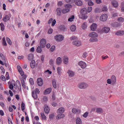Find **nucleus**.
<instances>
[{"label":"nucleus","mask_w":124,"mask_h":124,"mask_svg":"<svg viewBox=\"0 0 124 124\" xmlns=\"http://www.w3.org/2000/svg\"><path fill=\"white\" fill-rule=\"evenodd\" d=\"M32 96L33 97V98L36 99V98H37V94L34 92H32Z\"/></svg>","instance_id":"c03bdc74"},{"label":"nucleus","mask_w":124,"mask_h":124,"mask_svg":"<svg viewBox=\"0 0 124 124\" xmlns=\"http://www.w3.org/2000/svg\"><path fill=\"white\" fill-rule=\"evenodd\" d=\"M107 10H108V9H107V7H103L102 8V11L106 12V11H107Z\"/></svg>","instance_id":"0e129e2a"},{"label":"nucleus","mask_w":124,"mask_h":124,"mask_svg":"<svg viewBox=\"0 0 124 124\" xmlns=\"http://www.w3.org/2000/svg\"><path fill=\"white\" fill-rule=\"evenodd\" d=\"M29 82H30L31 85H33V84H34V82L33 81V79H32V78H30Z\"/></svg>","instance_id":"5fc2aeb1"},{"label":"nucleus","mask_w":124,"mask_h":124,"mask_svg":"<svg viewBox=\"0 0 124 124\" xmlns=\"http://www.w3.org/2000/svg\"><path fill=\"white\" fill-rule=\"evenodd\" d=\"M2 45L3 46H7V44H6V41H5V38L3 37L2 39Z\"/></svg>","instance_id":"79ce46f5"},{"label":"nucleus","mask_w":124,"mask_h":124,"mask_svg":"<svg viewBox=\"0 0 124 124\" xmlns=\"http://www.w3.org/2000/svg\"><path fill=\"white\" fill-rule=\"evenodd\" d=\"M96 29H97V25L96 23H93L91 26V31H95Z\"/></svg>","instance_id":"1a4fd4ad"},{"label":"nucleus","mask_w":124,"mask_h":124,"mask_svg":"<svg viewBox=\"0 0 124 124\" xmlns=\"http://www.w3.org/2000/svg\"><path fill=\"white\" fill-rule=\"evenodd\" d=\"M52 85L54 89H57V83L56 82V80H53L52 81Z\"/></svg>","instance_id":"37998d69"},{"label":"nucleus","mask_w":124,"mask_h":124,"mask_svg":"<svg viewBox=\"0 0 124 124\" xmlns=\"http://www.w3.org/2000/svg\"><path fill=\"white\" fill-rule=\"evenodd\" d=\"M93 2L92 1H89L88 2V5H89V6H92V5H93Z\"/></svg>","instance_id":"bf43d9fd"},{"label":"nucleus","mask_w":124,"mask_h":124,"mask_svg":"<svg viewBox=\"0 0 124 124\" xmlns=\"http://www.w3.org/2000/svg\"><path fill=\"white\" fill-rule=\"evenodd\" d=\"M103 110L102 109H101V108H97L96 109V112L97 113H102L103 112Z\"/></svg>","instance_id":"864d4df0"},{"label":"nucleus","mask_w":124,"mask_h":124,"mask_svg":"<svg viewBox=\"0 0 124 124\" xmlns=\"http://www.w3.org/2000/svg\"><path fill=\"white\" fill-rule=\"evenodd\" d=\"M54 117H55V114L53 113L49 114V118L50 120H53V119H54Z\"/></svg>","instance_id":"09e8293b"},{"label":"nucleus","mask_w":124,"mask_h":124,"mask_svg":"<svg viewBox=\"0 0 124 124\" xmlns=\"http://www.w3.org/2000/svg\"><path fill=\"white\" fill-rule=\"evenodd\" d=\"M0 26L1 31H4V29L5 28V27L4 26V24H3V23H1L0 24Z\"/></svg>","instance_id":"ea45409f"},{"label":"nucleus","mask_w":124,"mask_h":124,"mask_svg":"<svg viewBox=\"0 0 124 124\" xmlns=\"http://www.w3.org/2000/svg\"><path fill=\"white\" fill-rule=\"evenodd\" d=\"M0 79H2V81H5L6 80L4 76H1L0 77Z\"/></svg>","instance_id":"338daca9"},{"label":"nucleus","mask_w":124,"mask_h":124,"mask_svg":"<svg viewBox=\"0 0 124 124\" xmlns=\"http://www.w3.org/2000/svg\"><path fill=\"white\" fill-rule=\"evenodd\" d=\"M90 37H92L90 39V42H97L98 41V39L96 37H98V34L95 32H91L89 34Z\"/></svg>","instance_id":"f257e3e1"},{"label":"nucleus","mask_w":124,"mask_h":124,"mask_svg":"<svg viewBox=\"0 0 124 124\" xmlns=\"http://www.w3.org/2000/svg\"><path fill=\"white\" fill-rule=\"evenodd\" d=\"M37 53H42V48L40 46H38L36 49Z\"/></svg>","instance_id":"f704fd0d"},{"label":"nucleus","mask_w":124,"mask_h":124,"mask_svg":"<svg viewBox=\"0 0 124 124\" xmlns=\"http://www.w3.org/2000/svg\"><path fill=\"white\" fill-rule=\"evenodd\" d=\"M58 6H62V1H60L58 2Z\"/></svg>","instance_id":"774afa93"},{"label":"nucleus","mask_w":124,"mask_h":124,"mask_svg":"<svg viewBox=\"0 0 124 124\" xmlns=\"http://www.w3.org/2000/svg\"><path fill=\"white\" fill-rule=\"evenodd\" d=\"M25 106H26V105L24 103H21V110L22 111L25 110Z\"/></svg>","instance_id":"49530a36"},{"label":"nucleus","mask_w":124,"mask_h":124,"mask_svg":"<svg viewBox=\"0 0 124 124\" xmlns=\"http://www.w3.org/2000/svg\"><path fill=\"white\" fill-rule=\"evenodd\" d=\"M16 83L17 84V86H18V89L19 91H21L22 90L21 87V83H20V81L19 80L16 81Z\"/></svg>","instance_id":"c9c22d12"},{"label":"nucleus","mask_w":124,"mask_h":124,"mask_svg":"<svg viewBox=\"0 0 124 124\" xmlns=\"http://www.w3.org/2000/svg\"><path fill=\"white\" fill-rule=\"evenodd\" d=\"M72 112L73 114H79V113L81 112V110L77 108H74L72 109Z\"/></svg>","instance_id":"dca6fc26"},{"label":"nucleus","mask_w":124,"mask_h":124,"mask_svg":"<svg viewBox=\"0 0 124 124\" xmlns=\"http://www.w3.org/2000/svg\"><path fill=\"white\" fill-rule=\"evenodd\" d=\"M107 83L109 84H112V80H111V79L110 78L108 79Z\"/></svg>","instance_id":"69168bd1"},{"label":"nucleus","mask_w":124,"mask_h":124,"mask_svg":"<svg viewBox=\"0 0 124 124\" xmlns=\"http://www.w3.org/2000/svg\"><path fill=\"white\" fill-rule=\"evenodd\" d=\"M51 92H52V88H48L45 91V94H49L51 93Z\"/></svg>","instance_id":"b1692460"},{"label":"nucleus","mask_w":124,"mask_h":124,"mask_svg":"<svg viewBox=\"0 0 124 124\" xmlns=\"http://www.w3.org/2000/svg\"><path fill=\"white\" fill-rule=\"evenodd\" d=\"M78 64L79 66H80L81 68H83V69L87 67V64H86V62H84L80 61L79 62H78Z\"/></svg>","instance_id":"0eeeda50"},{"label":"nucleus","mask_w":124,"mask_h":124,"mask_svg":"<svg viewBox=\"0 0 124 124\" xmlns=\"http://www.w3.org/2000/svg\"><path fill=\"white\" fill-rule=\"evenodd\" d=\"M116 35H118L119 36H122V35H124V31H119L116 32L115 33Z\"/></svg>","instance_id":"aec40b11"},{"label":"nucleus","mask_w":124,"mask_h":124,"mask_svg":"<svg viewBox=\"0 0 124 124\" xmlns=\"http://www.w3.org/2000/svg\"><path fill=\"white\" fill-rule=\"evenodd\" d=\"M56 12L58 16H61V15H62V8H58L56 10Z\"/></svg>","instance_id":"412c9836"},{"label":"nucleus","mask_w":124,"mask_h":124,"mask_svg":"<svg viewBox=\"0 0 124 124\" xmlns=\"http://www.w3.org/2000/svg\"><path fill=\"white\" fill-rule=\"evenodd\" d=\"M28 59L29 61H32L33 60V54H30L28 56Z\"/></svg>","instance_id":"c756f323"},{"label":"nucleus","mask_w":124,"mask_h":124,"mask_svg":"<svg viewBox=\"0 0 124 124\" xmlns=\"http://www.w3.org/2000/svg\"><path fill=\"white\" fill-rule=\"evenodd\" d=\"M40 45L42 48H44L46 46V40L42 39L40 42Z\"/></svg>","instance_id":"6e6552de"},{"label":"nucleus","mask_w":124,"mask_h":124,"mask_svg":"<svg viewBox=\"0 0 124 124\" xmlns=\"http://www.w3.org/2000/svg\"><path fill=\"white\" fill-rule=\"evenodd\" d=\"M73 45H75V46H79L82 45V43H81V42L79 41H74L73 42Z\"/></svg>","instance_id":"9b49d317"},{"label":"nucleus","mask_w":124,"mask_h":124,"mask_svg":"<svg viewBox=\"0 0 124 124\" xmlns=\"http://www.w3.org/2000/svg\"><path fill=\"white\" fill-rule=\"evenodd\" d=\"M37 85L41 87V86H42L43 85V79L41 78H39L37 80Z\"/></svg>","instance_id":"9d476101"},{"label":"nucleus","mask_w":124,"mask_h":124,"mask_svg":"<svg viewBox=\"0 0 124 124\" xmlns=\"http://www.w3.org/2000/svg\"><path fill=\"white\" fill-rule=\"evenodd\" d=\"M2 20L5 22H8V21H9V20H10V15H6L2 18Z\"/></svg>","instance_id":"f8f14e48"},{"label":"nucleus","mask_w":124,"mask_h":124,"mask_svg":"<svg viewBox=\"0 0 124 124\" xmlns=\"http://www.w3.org/2000/svg\"><path fill=\"white\" fill-rule=\"evenodd\" d=\"M107 19H108V16L106 14L102 15L100 17V20L102 21V22H105V21H107Z\"/></svg>","instance_id":"423d86ee"},{"label":"nucleus","mask_w":124,"mask_h":124,"mask_svg":"<svg viewBox=\"0 0 124 124\" xmlns=\"http://www.w3.org/2000/svg\"><path fill=\"white\" fill-rule=\"evenodd\" d=\"M79 17L82 20H86L88 18V12L86 8H83L81 10L80 15L79 16Z\"/></svg>","instance_id":"f03ea898"},{"label":"nucleus","mask_w":124,"mask_h":124,"mask_svg":"<svg viewBox=\"0 0 124 124\" xmlns=\"http://www.w3.org/2000/svg\"><path fill=\"white\" fill-rule=\"evenodd\" d=\"M33 92H34L35 93L37 94H39V93H40L38 89H36L35 91H33Z\"/></svg>","instance_id":"6e6d98bb"},{"label":"nucleus","mask_w":124,"mask_h":124,"mask_svg":"<svg viewBox=\"0 0 124 124\" xmlns=\"http://www.w3.org/2000/svg\"><path fill=\"white\" fill-rule=\"evenodd\" d=\"M64 37L62 35H57L55 37V39L56 40V41H58L59 42H60L61 41H62L64 39Z\"/></svg>","instance_id":"20e7f679"},{"label":"nucleus","mask_w":124,"mask_h":124,"mask_svg":"<svg viewBox=\"0 0 124 124\" xmlns=\"http://www.w3.org/2000/svg\"><path fill=\"white\" fill-rule=\"evenodd\" d=\"M78 88L79 89H87L88 88V84L86 83H80L78 85Z\"/></svg>","instance_id":"39448f33"},{"label":"nucleus","mask_w":124,"mask_h":124,"mask_svg":"<svg viewBox=\"0 0 124 124\" xmlns=\"http://www.w3.org/2000/svg\"><path fill=\"white\" fill-rule=\"evenodd\" d=\"M76 2V4L77 5H78V6H80V5H82L83 4V2L80 0H77L76 1H75Z\"/></svg>","instance_id":"c85d7f7f"},{"label":"nucleus","mask_w":124,"mask_h":124,"mask_svg":"<svg viewBox=\"0 0 124 124\" xmlns=\"http://www.w3.org/2000/svg\"><path fill=\"white\" fill-rule=\"evenodd\" d=\"M88 116H89V112H86L85 113H84V114L83 115V117L84 118H87V117H88Z\"/></svg>","instance_id":"13d9d810"},{"label":"nucleus","mask_w":124,"mask_h":124,"mask_svg":"<svg viewBox=\"0 0 124 124\" xmlns=\"http://www.w3.org/2000/svg\"><path fill=\"white\" fill-rule=\"evenodd\" d=\"M111 80L112 82V84L115 85V84H116V82H117V78H116V77L115 76H112L111 78Z\"/></svg>","instance_id":"ddd939ff"},{"label":"nucleus","mask_w":124,"mask_h":124,"mask_svg":"<svg viewBox=\"0 0 124 124\" xmlns=\"http://www.w3.org/2000/svg\"><path fill=\"white\" fill-rule=\"evenodd\" d=\"M17 70L20 73L21 76L23 77V79H26L27 78V75H25L24 74V71H23V70L22 69V68L20 66H17Z\"/></svg>","instance_id":"7ed1b4c3"},{"label":"nucleus","mask_w":124,"mask_h":124,"mask_svg":"<svg viewBox=\"0 0 124 124\" xmlns=\"http://www.w3.org/2000/svg\"><path fill=\"white\" fill-rule=\"evenodd\" d=\"M30 66L32 68V69L35 67V61H34V60H33L31 62Z\"/></svg>","instance_id":"a878e982"},{"label":"nucleus","mask_w":124,"mask_h":124,"mask_svg":"<svg viewBox=\"0 0 124 124\" xmlns=\"http://www.w3.org/2000/svg\"><path fill=\"white\" fill-rule=\"evenodd\" d=\"M55 49H56V46H52L50 48V52H54Z\"/></svg>","instance_id":"603ef678"},{"label":"nucleus","mask_w":124,"mask_h":124,"mask_svg":"<svg viewBox=\"0 0 124 124\" xmlns=\"http://www.w3.org/2000/svg\"><path fill=\"white\" fill-rule=\"evenodd\" d=\"M6 41L7 42V43H8V44H9V45H12V41H11V40H10V39L8 37L6 38Z\"/></svg>","instance_id":"a19ab883"},{"label":"nucleus","mask_w":124,"mask_h":124,"mask_svg":"<svg viewBox=\"0 0 124 124\" xmlns=\"http://www.w3.org/2000/svg\"><path fill=\"white\" fill-rule=\"evenodd\" d=\"M75 39H77V37H76L75 36H73L70 37L71 40H75Z\"/></svg>","instance_id":"680f3d73"},{"label":"nucleus","mask_w":124,"mask_h":124,"mask_svg":"<svg viewBox=\"0 0 124 124\" xmlns=\"http://www.w3.org/2000/svg\"><path fill=\"white\" fill-rule=\"evenodd\" d=\"M60 30L62 31H66V27L64 25H60L59 27Z\"/></svg>","instance_id":"bb28decb"},{"label":"nucleus","mask_w":124,"mask_h":124,"mask_svg":"<svg viewBox=\"0 0 124 124\" xmlns=\"http://www.w3.org/2000/svg\"><path fill=\"white\" fill-rule=\"evenodd\" d=\"M64 117H65L64 114L60 113L56 116V119L57 120H60L61 119H62V118H64Z\"/></svg>","instance_id":"6ab92c4d"},{"label":"nucleus","mask_w":124,"mask_h":124,"mask_svg":"<svg viewBox=\"0 0 124 124\" xmlns=\"http://www.w3.org/2000/svg\"><path fill=\"white\" fill-rule=\"evenodd\" d=\"M112 4L114 7H118V6H119V3L117 2V1H112Z\"/></svg>","instance_id":"2f4dec72"},{"label":"nucleus","mask_w":124,"mask_h":124,"mask_svg":"<svg viewBox=\"0 0 124 124\" xmlns=\"http://www.w3.org/2000/svg\"><path fill=\"white\" fill-rule=\"evenodd\" d=\"M68 3H73L75 2V0H65Z\"/></svg>","instance_id":"3c124183"},{"label":"nucleus","mask_w":124,"mask_h":124,"mask_svg":"<svg viewBox=\"0 0 124 124\" xmlns=\"http://www.w3.org/2000/svg\"><path fill=\"white\" fill-rule=\"evenodd\" d=\"M41 117L44 121H46L47 120V117H46V115H45V114L44 112H41L40 113Z\"/></svg>","instance_id":"4be33fe9"},{"label":"nucleus","mask_w":124,"mask_h":124,"mask_svg":"<svg viewBox=\"0 0 124 124\" xmlns=\"http://www.w3.org/2000/svg\"><path fill=\"white\" fill-rule=\"evenodd\" d=\"M120 26H121V24L118 22H114L111 23V27H112V28H118V27Z\"/></svg>","instance_id":"4468645a"},{"label":"nucleus","mask_w":124,"mask_h":124,"mask_svg":"<svg viewBox=\"0 0 124 124\" xmlns=\"http://www.w3.org/2000/svg\"><path fill=\"white\" fill-rule=\"evenodd\" d=\"M76 123L77 124H82V120L80 118L78 117L76 120Z\"/></svg>","instance_id":"7c9ffc66"},{"label":"nucleus","mask_w":124,"mask_h":124,"mask_svg":"<svg viewBox=\"0 0 124 124\" xmlns=\"http://www.w3.org/2000/svg\"><path fill=\"white\" fill-rule=\"evenodd\" d=\"M58 114H62L64 113V108H60L57 110Z\"/></svg>","instance_id":"a211bd4d"},{"label":"nucleus","mask_w":124,"mask_h":124,"mask_svg":"<svg viewBox=\"0 0 124 124\" xmlns=\"http://www.w3.org/2000/svg\"><path fill=\"white\" fill-rule=\"evenodd\" d=\"M94 12L95 13H100V12H102V10H101L98 8H96L94 10Z\"/></svg>","instance_id":"4c0bfd02"},{"label":"nucleus","mask_w":124,"mask_h":124,"mask_svg":"<svg viewBox=\"0 0 124 124\" xmlns=\"http://www.w3.org/2000/svg\"><path fill=\"white\" fill-rule=\"evenodd\" d=\"M44 111L46 114H49V112H50V108L47 105L45 106Z\"/></svg>","instance_id":"2eb2a0df"},{"label":"nucleus","mask_w":124,"mask_h":124,"mask_svg":"<svg viewBox=\"0 0 124 124\" xmlns=\"http://www.w3.org/2000/svg\"><path fill=\"white\" fill-rule=\"evenodd\" d=\"M57 23V21H56V19H54L52 22V27H54V26H55V25H56V23Z\"/></svg>","instance_id":"052dcab7"},{"label":"nucleus","mask_w":124,"mask_h":124,"mask_svg":"<svg viewBox=\"0 0 124 124\" xmlns=\"http://www.w3.org/2000/svg\"><path fill=\"white\" fill-rule=\"evenodd\" d=\"M5 76L6 78V80H9V74L8 72H6Z\"/></svg>","instance_id":"e2e57ef3"},{"label":"nucleus","mask_w":124,"mask_h":124,"mask_svg":"<svg viewBox=\"0 0 124 124\" xmlns=\"http://www.w3.org/2000/svg\"><path fill=\"white\" fill-rule=\"evenodd\" d=\"M118 22H124V18L123 17H119L118 18Z\"/></svg>","instance_id":"4d7b16f0"},{"label":"nucleus","mask_w":124,"mask_h":124,"mask_svg":"<svg viewBox=\"0 0 124 124\" xmlns=\"http://www.w3.org/2000/svg\"><path fill=\"white\" fill-rule=\"evenodd\" d=\"M102 31H104V32H105L106 33H108V32L110 31V28L108 27H104L102 29Z\"/></svg>","instance_id":"f3484780"},{"label":"nucleus","mask_w":124,"mask_h":124,"mask_svg":"<svg viewBox=\"0 0 124 124\" xmlns=\"http://www.w3.org/2000/svg\"><path fill=\"white\" fill-rule=\"evenodd\" d=\"M63 62L64 64H67V63H68V57H64Z\"/></svg>","instance_id":"473e14b6"},{"label":"nucleus","mask_w":124,"mask_h":124,"mask_svg":"<svg viewBox=\"0 0 124 124\" xmlns=\"http://www.w3.org/2000/svg\"><path fill=\"white\" fill-rule=\"evenodd\" d=\"M71 7H72V6L70 4H67L65 5V8H68V9L71 8Z\"/></svg>","instance_id":"8fccbe9b"},{"label":"nucleus","mask_w":124,"mask_h":124,"mask_svg":"<svg viewBox=\"0 0 124 124\" xmlns=\"http://www.w3.org/2000/svg\"><path fill=\"white\" fill-rule=\"evenodd\" d=\"M21 85L24 89H26V83H25V80H21Z\"/></svg>","instance_id":"a18cd8bd"},{"label":"nucleus","mask_w":124,"mask_h":124,"mask_svg":"<svg viewBox=\"0 0 124 124\" xmlns=\"http://www.w3.org/2000/svg\"><path fill=\"white\" fill-rule=\"evenodd\" d=\"M68 74H69V77H73L74 76V72L69 70L67 72Z\"/></svg>","instance_id":"393cba45"},{"label":"nucleus","mask_w":124,"mask_h":124,"mask_svg":"<svg viewBox=\"0 0 124 124\" xmlns=\"http://www.w3.org/2000/svg\"><path fill=\"white\" fill-rule=\"evenodd\" d=\"M69 11H70L69 9L65 8V9H63L62 10V13H63V14H66V13L69 12Z\"/></svg>","instance_id":"cd10ccee"},{"label":"nucleus","mask_w":124,"mask_h":124,"mask_svg":"<svg viewBox=\"0 0 124 124\" xmlns=\"http://www.w3.org/2000/svg\"><path fill=\"white\" fill-rule=\"evenodd\" d=\"M62 71V68L61 67H58L57 68V72L59 75H61V72Z\"/></svg>","instance_id":"de8ad7c7"},{"label":"nucleus","mask_w":124,"mask_h":124,"mask_svg":"<svg viewBox=\"0 0 124 124\" xmlns=\"http://www.w3.org/2000/svg\"><path fill=\"white\" fill-rule=\"evenodd\" d=\"M62 58L61 57H58L56 59V64L58 65H60L62 63Z\"/></svg>","instance_id":"5701e85b"},{"label":"nucleus","mask_w":124,"mask_h":124,"mask_svg":"<svg viewBox=\"0 0 124 124\" xmlns=\"http://www.w3.org/2000/svg\"><path fill=\"white\" fill-rule=\"evenodd\" d=\"M88 26L87 25V23L84 22L83 24L81 25V28L82 30H86L87 29Z\"/></svg>","instance_id":"72a5a7b5"},{"label":"nucleus","mask_w":124,"mask_h":124,"mask_svg":"<svg viewBox=\"0 0 124 124\" xmlns=\"http://www.w3.org/2000/svg\"><path fill=\"white\" fill-rule=\"evenodd\" d=\"M71 31H76V26L75 25H72L70 27Z\"/></svg>","instance_id":"e433bc0d"},{"label":"nucleus","mask_w":124,"mask_h":124,"mask_svg":"<svg viewBox=\"0 0 124 124\" xmlns=\"http://www.w3.org/2000/svg\"><path fill=\"white\" fill-rule=\"evenodd\" d=\"M75 19V16H72L69 18H68V22H73V20Z\"/></svg>","instance_id":"58836bf2"}]
</instances>
